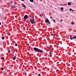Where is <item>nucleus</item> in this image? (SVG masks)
<instances>
[{
	"instance_id": "obj_1",
	"label": "nucleus",
	"mask_w": 76,
	"mask_h": 76,
	"mask_svg": "<svg viewBox=\"0 0 76 76\" xmlns=\"http://www.w3.org/2000/svg\"><path fill=\"white\" fill-rule=\"evenodd\" d=\"M34 50L35 51H37V52H38L39 53H42L43 52V50H40L39 49L37 48H34Z\"/></svg>"
},
{
	"instance_id": "obj_2",
	"label": "nucleus",
	"mask_w": 76,
	"mask_h": 76,
	"mask_svg": "<svg viewBox=\"0 0 76 76\" xmlns=\"http://www.w3.org/2000/svg\"><path fill=\"white\" fill-rule=\"evenodd\" d=\"M31 19L32 20H30L31 24H33V23H34V24H35V23H36V22L35 21V19H34L33 18H32Z\"/></svg>"
},
{
	"instance_id": "obj_3",
	"label": "nucleus",
	"mask_w": 76,
	"mask_h": 76,
	"mask_svg": "<svg viewBox=\"0 0 76 76\" xmlns=\"http://www.w3.org/2000/svg\"><path fill=\"white\" fill-rule=\"evenodd\" d=\"M28 17V15H26L24 16V19H25V20L26 19H27Z\"/></svg>"
},
{
	"instance_id": "obj_4",
	"label": "nucleus",
	"mask_w": 76,
	"mask_h": 76,
	"mask_svg": "<svg viewBox=\"0 0 76 76\" xmlns=\"http://www.w3.org/2000/svg\"><path fill=\"white\" fill-rule=\"evenodd\" d=\"M22 7H23L25 9H26V6L24 4H22Z\"/></svg>"
},
{
	"instance_id": "obj_5",
	"label": "nucleus",
	"mask_w": 76,
	"mask_h": 76,
	"mask_svg": "<svg viewBox=\"0 0 76 76\" xmlns=\"http://www.w3.org/2000/svg\"><path fill=\"white\" fill-rule=\"evenodd\" d=\"M11 7H13V8H16V6L14 5H11Z\"/></svg>"
},
{
	"instance_id": "obj_6",
	"label": "nucleus",
	"mask_w": 76,
	"mask_h": 76,
	"mask_svg": "<svg viewBox=\"0 0 76 76\" xmlns=\"http://www.w3.org/2000/svg\"><path fill=\"white\" fill-rule=\"evenodd\" d=\"M49 21V20L48 19V18H47L45 20V23H47Z\"/></svg>"
},
{
	"instance_id": "obj_7",
	"label": "nucleus",
	"mask_w": 76,
	"mask_h": 76,
	"mask_svg": "<svg viewBox=\"0 0 76 76\" xmlns=\"http://www.w3.org/2000/svg\"><path fill=\"white\" fill-rule=\"evenodd\" d=\"M68 6H70V5H71V3L69 2H68Z\"/></svg>"
},
{
	"instance_id": "obj_8",
	"label": "nucleus",
	"mask_w": 76,
	"mask_h": 76,
	"mask_svg": "<svg viewBox=\"0 0 76 76\" xmlns=\"http://www.w3.org/2000/svg\"><path fill=\"white\" fill-rule=\"evenodd\" d=\"M16 59V57H14V58H13V60H15Z\"/></svg>"
},
{
	"instance_id": "obj_9",
	"label": "nucleus",
	"mask_w": 76,
	"mask_h": 76,
	"mask_svg": "<svg viewBox=\"0 0 76 76\" xmlns=\"http://www.w3.org/2000/svg\"><path fill=\"white\" fill-rule=\"evenodd\" d=\"M47 23H48L49 24H51V23H50V21H49L48 22H47Z\"/></svg>"
},
{
	"instance_id": "obj_10",
	"label": "nucleus",
	"mask_w": 76,
	"mask_h": 76,
	"mask_svg": "<svg viewBox=\"0 0 76 76\" xmlns=\"http://www.w3.org/2000/svg\"><path fill=\"white\" fill-rule=\"evenodd\" d=\"M30 1H31V2H33V1H34V0H29Z\"/></svg>"
},
{
	"instance_id": "obj_11",
	"label": "nucleus",
	"mask_w": 76,
	"mask_h": 76,
	"mask_svg": "<svg viewBox=\"0 0 76 76\" xmlns=\"http://www.w3.org/2000/svg\"><path fill=\"white\" fill-rule=\"evenodd\" d=\"M71 24H72V25H74V24H75V23L73 22H72L71 23Z\"/></svg>"
},
{
	"instance_id": "obj_12",
	"label": "nucleus",
	"mask_w": 76,
	"mask_h": 76,
	"mask_svg": "<svg viewBox=\"0 0 76 76\" xmlns=\"http://www.w3.org/2000/svg\"><path fill=\"white\" fill-rule=\"evenodd\" d=\"M1 39H4V37H2Z\"/></svg>"
},
{
	"instance_id": "obj_13",
	"label": "nucleus",
	"mask_w": 76,
	"mask_h": 76,
	"mask_svg": "<svg viewBox=\"0 0 76 76\" xmlns=\"http://www.w3.org/2000/svg\"><path fill=\"white\" fill-rule=\"evenodd\" d=\"M4 57H2L1 58V59H2V60H4Z\"/></svg>"
},
{
	"instance_id": "obj_14",
	"label": "nucleus",
	"mask_w": 76,
	"mask_h": 76,
	"mask_svg": "<svg viewBox=\"0 0 76 76\" xmlns=\"http://www.w3.org/2000/svg\"><path fill=\"white\" fill-rule=\"evenodd\" d=\"M15 46H18V44L17 43H16L15 44Z\"/></svg>"
},
{
	"instance_id": "obj_15",
	"label": "nucleus",
	"mask_w": 76,
	"mask_h": 76,
	"mask_svg": "<svg viewBox=\"0 0 76 76\" xmlns=\"http://www.w3.org/2000/svg\"><path fill=\"white\" fill-rule=\"evenodd\" d=\"M76 38V36H74V37H73V38L74 39H75Z\"/></svg>"
},
{
	"instance_id": "obj_16",
	"label": "nucleus",
	"mask_w": 76,
	"mask_h": 76,
	"mask_svg": "<svg viewBox=\"0 0 76 76\" xmlns=\"http://www.w3.org/2000/svg\"><path fill=\"white\" fill-rule=\"evenodd\" d=\"M61 10H63V8H61Z\"/></svg>"
},
{
	"instance_id": "obj_17",
	"label": "nucleus",
	"mask_w": 76,
	"mask_h": 76,
	"mask_svg": "<svg viewBox=\"0 0 76 76\" xmlns=\"http://www.w3.org/2000/svg\"><path fill=\"white\" fill-rule=\"evenodd\" d=\"M39 16H40V17H42V15H41V14H39Z\"/></svg>"
},
{
	"instance_id": "obj_18",
	"label": "nucleus",
	"mask_w": 76,
	"mask_h": 76,
	"mask_svg": "<svg viewBox=\"0 0 76 76\" xmlns=\"http://www.w3.org/2000/svg\"><path fill=\"white\" fill-rule=\"evenodd\" d=\"M70 39H71L72 40V39H73V38L72 37H71L70 38Z\"/></svg>"
},
{
	"instance_id": "obj_19",
	"label": "nucleus",
	"mask_w": 76,
	"mask_h": 76,
	"mask_svg": "<svg viewBox=\"0 0 76 76\" xmlns=\"http://www.w3.org/2000/svg\"><path fill=\"white\" fill-rule=\"evenodd\" d=\"M8 53H10V50H9L8 51Z\"/></svg>"
},
{
	"instance_id": "obj_20",
	"label": "nucleus",
	"mask_w": 76,
	"mask_h": 76,
	"mask_svg": "<svg viewBox=\"0 0 76 76\" xmlns=\"http://www.w3.org/2000/svg\"><path fill=\"white\" fill-rule=\"evenodd\" d=\"M4 69H3V68H1V70H4Z\"/></svg>"
},
{
	"instance_id": "obj_21",
	"label": "nucleus",
	"mask_w": 76,
	"mask_h": 76,
	"mask_svg": "<svg viewBox=\"0 0 76 76\" xmlns=\"http://www.w3.org/2000/svg\"><path fill=\"white\" fill-rule=\"evenodd\" d=\"M38 76H41V74H39L38 75Z\"/></svg>"
},
{
	"instance_id": "obj_22",
	"label": "nucleus",
	"mask_w": 76,
	"mask_h": 76,
	"mask_svg": "<svg viewBox=\"0 0 76 76\" xmlns=\"http://www.w3.org/2000/svg\"><path fill=\"white\" fill-rule=\"evenodd\" d=\"M72 10V9L70 8V9H69V10H70V11H71Z\"/></svg>"
},
{
	"instance_id": "obj_23",
	"label": "nucleus",
	"mask_w": 76,
	"mask_h": 76,
	"mask_svg": "<svg viewBox=\"0 0 76 76\" xmlns=\"http://www.w3.org/2000/svg\"><path fill=\"white\" fill-rule=\"evenodd\" d=\"M50 50V47L48 48V50Z\"/></svg>"
},
{
	"instance_id": "obj_24",
	"label": "nucleus",
	"mask_w": 76,
	"mask_h": 76,
	"mask_svg": "<svg viewBox=\"0 0 76 76\" xmlns=\"http://www.w3.org/2000/svg\"><path fill=\"white\" fill-rule=\"evenodd\" d=\"M50 57H52V55H51V54H50Z\"/></svg>"
},
{
	"instance_id": "obj_25",
	"label": "nucleus",
	"mask_w": 76,
	"mask_h": 76,
	"mask_svg": "<svg viewBox=\"0 0 76 76\" xmlns=\"http://www.w3.org/2000/svg\"><path fill=\"white\" fill-rule=\"evenodd\" d=\"M51 53L50 52H49V54H50V55H51Z\"/></svg>"
},
{
	"instance_id": "obj_26",
	"label": "nucleus",
	"mask_w": 76,
	"mask_h": 76,
	"mask_svg": "<svg viewBox=\"0 0 76 76\" xmlns=\"http://www.w3.org/2000/svg\"><path fill=\"white\" fill-rule=\"evenodd\" d=\"M72 10V12H74V10Z\"/></svg>"
},
{
	"instance_id": "obj_27",
	"label": "nucleus",
	"mask_w": 76,
	"mask_h": 76,
	"mask_svg": "<svg viewBox=\"0 0 76 76\" xmlns=\"http://www.w3.org/2000/svg\"><path fill=\"white\" fill-rule=\"evenodd\" d=\"M53 22H56V20H53Z\"/></svg>"
},
{
	"instance_id": "obj_28",
	"label": "nucleus",
	"mask_w": 76,
	"mask_h": 76,
	"mask_svg": "<svg viewBox=\"0 0 76 76\" xmlns=\"http://www.w3.org/2000/svg\"><path fill=\"white\" fill-rule=\"evenodd\" d=\"M52 18H53V17H50V19H52Z\"/></svg>"
},
{
	"instance_id": "obj_29",
	"label": "nucleus",
	"mask_w": 76,
	"mask_h": 76,
	"mask_svg": "<svg viewBox=\"0 0 76 76\" xmlns=\"http://www.w3.org/2000/svg\"><path fill=\"white\" fill-rule=\"evenodd\" d=\"M60 21H61V22H62V19H61V20H60Z\"/></svg>"
},
{
	"instance_id": "obj_30",
	"label": "nucleus",
	"mask_w": 76,
	"mask_h": 76,
	"mask_svg": "<svg viewBox=\"0 0 76 76\" xmlns=\"http://www.w3.org/2000/svg\"><path fill=\"white\" fill-rule=\"evenodd\" d=\"M1 22H0V25H1Z\"/></svg>"
},
{
	"instance_id": "obj_31",
	"label": "nucleus",
	"mask_w": 76,
	"mask_h": 76,
	"mask_svg": "<svg viewBox=\"0 0 76 76\" xmlns=\"http://www.w3.org/2000/svg\"><path fill=\"white\" fill-rule=\"evenodd\" d=\"M56 36V34H53V36Z\"/></svg>"
},
{
	"instance_id": "obj_32",
	"label": "nucleus",
	"mask_w": 76,
	"mask_h": 76,
	"mask_svg": "<svg viewBox=\"0 0 76 76\" xmlns=\"http://www.w3.org/2000/svg\"><path fill=\"white\" fill-rule=\"evenodd\" d=\"M48 25V23H46V25Z\"/></svg>"
},
{
	"instance_id": "obj_33",
	"label": "nucleus",
	"mask_w": 76,
	"mask_h": 76,
	"mask_svg": "<svg viewBox=\"0 0 76 76\" xmlns=\"http://www.w3.org/2000/svg\"><path fill=\"white\" fill-rule=\"evenodd\" d=\"M21 1H24V0H21Z\"/></svg>"
},
{
	"instance_id": "obj_34",
	"label": "nucleus",
	"mask_w": 76,
	"mask_h": 76,
	"mask_svg": "<svg viewBox=\"0 0 76 76\" xmlns=\"http://www.w3.org/2000/svg\"><path fill=\"white\" fill-rule=\"evenodd\" d=\"M72 37V35L70 36V37L71 38Z\"/></svg>"
},
{
	"instance_id": "obj_35",
	"label": "nucleus",
	"mask_w": 76,
	"mask_h": 76,
	"mask_svg": "<svg viewBox=\"0 0 76 76\" xmlns=\"http://www.w3.org/2000/svg\"><path fill=\"white\" fill-rule=\"evenodd\" d=\"M61 26V27H63V26Z\"/></svg>"
},
{
	"instance_id": "obj_36",
	"label": "nucleus",
	"mask_w": 76,
	"mask_h": 76,
	"mask_svg": "<svg viewBox=\"0 0 76 76\" xmlns=\"http://www.w3.org/2000/svg\"><path fill=\"white\" fill-rule=\"evenodd\" d=\"M13 49H11V51H13Z\"/></svg>"
},
{
	"instance_id": "obj_37",
	"label": "nucleus",
	"mask_w": 76,
	"mask_h": 76,
	"mask_svg": "<svg viewBox=\"0 0 76 76\" xmlns=\"http://www.w3.org/2000/svg\"><path fill=\"white\" fill-rule=\"evenodd\" d=\"M30 16V15H29L28 16V17H29V18H29V17Z\"/></svg>"
},
{
	"instance_id": "obj_38",
	"label": "nucleus",
	"mask_w": 76,
	"mask_h": 76,
	"mask_svg": "<svg viewBox=\"0 0 76 76\" xmlns=\"http://www.w3.org/2000/svg\"><path fill=\"white\" fill-rule=\"evenodd\" d=\"M46 54H47V55H48V53H46Z\"/></svg>"
},
{
	"instance_id": "obj_39",
	"label": "nucleus",
	"mask_w": 76,
	"mask_h": 76,
	"mask_svg": "<svg viewBox=\"0 0 76 76\" xmlns=\"http://www.w3.org/2000/svg\"><path fill=\"white\" fill-rule=\"evenodd\" d=\"M40 1H42V0H40Z\"/></svg>"
},
{
	"instance_id": "obj_40",
	"label": "nucleus",
	"mask_w": 76,
	"mask_h": 76,
	"mask_svg": "<svg viewBox=\"0 0 76 76\" xmlns=\"http://www.w3.org/2000/svg\"><path fill=\"white\" fill-rule=\"evenodd\" d=\"M30 18H31V17L30 16Z\"/></svg>"
},
{
	"instance_id": "obj_41",
	"label": "nucleus",
	"mask_w": 76,
	"mask_h": 76,
	"mask_svg": "<svg viewBox=\"0 0 76 76\" xmlns=\"http://www.w3.org/2000/svg\"><path fill=\"white\" fill-rule=\"evenodd\" d=\"M0 16H1V15H0Z\"/></svg>"
},
{
	"instance_id": "obj_42",
	"label": "nucleus",
	"mask_w": 76,
	"mask_h": 76,
	"mask_svg": "<svg viewBox=\"0 0 76 76\" xmlns=\"http://www.w3.org/2000/svg\"><path fill=\"white\" fill-rule=\"evenodd\" d=\"M11 3H12V2H11Z\"/></svg>"
}]
</instances>
